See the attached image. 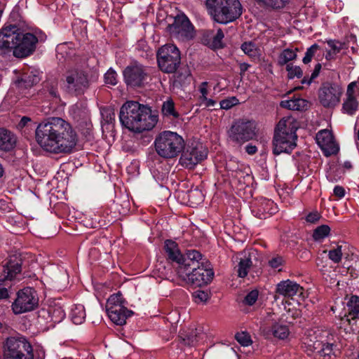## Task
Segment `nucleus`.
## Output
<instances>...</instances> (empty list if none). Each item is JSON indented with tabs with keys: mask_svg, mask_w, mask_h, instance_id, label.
<instances>
[{
	"mask_svg": "<svg viewBox=\"0 0 359 359\" xmlns=\"http://www.w3.org/2000/svg\"><path fill=\"white\" fill-rule=\"evenodd\" d=\"M3 172H4V170H3L1 165L0 164V177L3 175Z\"/></svg>",
	"mask_w": 359,
	"mask_h": 359,
	"instance_id": "nucleus-64",
	"label": "nucleus"
},
{
	"mask_svg": "<svg viewBox=\"0 0 359 359\" xmlns=\"http://www.w3.org/2000/svg\"><path fill=\"white\" fill-rule=\"evenodd\" d=\"M206 6L214 20L221 24L233 22L243 13L239 0H207Z\"/></svg>",
	"mask_w": 359,
	"mask_h": 359,
	"instance_id": "nucleus-5",
	"label": "nucleus"
},
{
	"mask_svg": "<svg viewBox=\"0 0 359 359\" xmlns=\"http://www.w3.org/2000/svg\"><path fill=\"white\" fill-rule=\"evenodd\" d=\"M203 194L201 191L194 189L189 192V201L194 204H198L203 201Z\"/></svg>",
	"mask_w": 359,
	"mask_h": 359,
	"instance_id": "nucleus-42",
	"label": "nucleus"
},
{
	"mask_svg": "<svg viewBox=\"0 0 359 359\" xmlns=\"http://www.w3.org/2000/svg\"><path fill=\"white\" fill-rule=\"evenodd\" d=\"M3 348L4 359H34L33 348L23 336L8 337Z\"/></svg>",
	"mask_w": 359,
	"mask_h": 359,
	"instance_id": "nucleus-7",
	"label": "nucleus"
},
{
	"mask_svg": "<svg viewBox=\"0 0 359 359\" xmlns=\"http://www.w3.org/2000/svg\"><path fill=\"white\" fill-rule=\"evenodd\" d=\"M258 298V291L256 290L250 292L245 297L243 302L249 306L253 305Z\"/></svg>",
	"mask_w": 359,
	"mask_h": 359,
	"instance_id": "nucleus-47",
	"label": "nucleus"
},
{
	"mask_svg": "<svg viewBox=\"0 0 359 359\" xmlns=\"http://www.w3.org/2000/svg\"><path fill=\"white\" fill-rule=\"evenodd\" d=\"M334 195L339 198H341L345 195V189L341 186H336L333 190Z\"/></svg>",
	"mask_w": 359,
	"mask_h": 359,
	"instance_id": "nucleus-54",
	"label": "nucleus"
},
{
	"mask_svg": "<svg viewBox=\"0 0 359 359\" xmlns=\"http://www.w3.org/2000/svg\"><path fill=\"white\" fill-rule=\"evenodd\" d=\"M22 259L20 255H13L9 257L6 263L3 265L4 278L0 279V300L9 297L8 290L1 287L5 280H13L17 274L21 272Z\"/></svg>",
	"mask_w": 359,
	"mask_h": 359,
	"instance_id": "nucleus-15",
	"label": "nucleus"
},
{
	"mask_svg": "<svg viewBox=\"0 0 359 359\" xmlns=\"http://www.w3.org/2000/svg\"><path fill=\"white\" fill-rule=\"evenodd\" d=\"M348 315H344L341 318L343 322L351 323V320L359 319V297L357 296H352L349 299L348 304Z\"/></svg>",
	"mask_w": 359,
	"mask_h": 359,
	"instance_id": "nucleus-26",
	"label": "nucleus"
},
{
	"mask_svg": "<svg viewBox=\"0 0 359 359\" xmlns=\"http://www.w3.org/2000/svg\"><path fill=\"white\" fill-rule=\"evenodd\" d=\"M157 61L162 72L174 73L181 62L180 52L173 44L164 45L158 50Z\"/></svg>",
	"mask_w": 359,
	"mask_h": 359,
	"instance_id": "nucleus-9",
	"label": "nucleus"
},
{
	"mask_svg": "<svg viewBox=\"0 0 359 359\" xmlns=\"http://www.w3.org/2000/svg\"><path fill=\"white\" fill-rule=\"evenodd\" d=\"M35 137L44 151L53 154L69 153L77 142V135L72 126L59 117L39 123Z\"/></svg>",
	"mask_w": 359,
	"mask_h": 359,
	"instance_id": "nucleus-1",
	"label": "nucleus"
},
{
	"mask_svg": "<svg viewBox=\"0 0 359 359\" xmlns=\"http://www.w3.org/2000/svg\"><path fill=\"white\" fill-rule=\"evenodd\" d=\"M179 340L184 346H194L197 342V334L196 331L191 330L189 334L181 333L179 336Z\"/></svg>",
	"mask_w": 359,
	"mask_h": 359,
	"instance_id": "nucleus-36",
	"label": "nucleus"
},
{
	"mask_svg": "<svg viewBox=\"0 0 359 359\" xmlns=\"http://www.w3.org/2000/svg\"><path fill=\"white\" fill-rule=\"evenodd\" d=\"M302 287L294 281L289 279L282 280L276 285L274 300L277 301L278 295L284 297H292L298 293H302Z\"/></svg>",
	"mask_w": 359,
	"mask_h": 359,
	"instance_id": "nucleus-20",
	"label": "nucleus"
},
{
	"mask_svg": "<svg viewBox=\"0 0 359 359\" xmlns=\"http://www.w3.org/2000/svg\"><path fill=\"white\" fill-rule=\"evenodd\" d=\"M297 48L292 49L287 48L282 51L279 55L278 62L283 65L287 64L288 62L294 60L297 57Z\"/></svg>",
	"mask_w": 359,
	"mask_h": 359,
	"instance_id": "nucleus-33",
	"label": "nucleus"
},
{
	"mask_svg": "<svg viewBox=\"0 0 359 359\" xmlns=\"http://www.w3.org/2000/svg\"><path fill=\"white\" fill-rule=\"evenodd\" d=\"M39 82V76L33 73H30L24 74L20 79L16 81V84L19 88L26 89L32 87Z\"/></svg>",
	"mask_w": 359,
	"mask_h": 359,
	"instance_id": "nucleus-28",
	"label": "nucleus"
},
{
	"mask_svg": "<svg viewBox=\"0 0 359 359\" xmlns=\"http://www.w3.org/2000/svg\"><path fill=\"white\" fill-rule=\"evenodd\" d=\"M320 218V215L317 212H310L306 217V220L307 222L313 224L317 222Z\"/></svg>",
	"mask_w": 359,
	"mask_h": 359,
	"instance_id": "nucleus-51",
	"label": "nucleus"
},
{
	"mask_svg": "<svg viewBox=\"0 0 359 359\" xmlns=\"http://www.w3.org/2000/svg\"><path fill=\"white\" fill-rule=\"evenodd\" d=\"M32 121L31 118L28 116H23L20 122L18 123L17 128L19 130H23L25 127L28 126V123Z\"/></svg>",
	"mask_w": 359,
	"mask_h": 359,
	"instance_id": "nucleus-53",
	"label": "nucleus"
},
{
	"mask_svg": "<svg viewBox=\"0 0 359 359\" xmlns=\"http://www.w3.org/2000/svg\"><path fill=\"white\" fill-rule=\"evenodd\" d=\"M260 333L266 338L269 337V330L268 329L266 323L262 324L260 326Z\"/></svg>",
	"mask_w": 359,
	"mask_h": 359,
	"instance_id": "nucleus-55",
	"label": "nucleus"
},
{
	"mask_svg": "<svg viewBox=\"0 0 359 359\" xmlns=\"http://www.w3.org/2000/svg\"><path fill=\"white\" fill-rule=\"evenodd\" d=\"M119 119L123 126L129 130L141 133L152 130L158 121L156 113L149 107L135 101H128L120 109Z\"/></svg>",
	"mask_w": 359,
	"mask_h": 359,
	"instance_id": "nucleus-2",
	"label": "nucleus"
},
{
	"mask_svg": "<svg viewBox=\"0 0 359 359\" xmlns=\"http://www.w3.org/2000/svg\"><path fill=\"white\" fill-rule=\"evenodd\" d=\"M318 49V46L317 44H313L311 47H309L305 53V56L303 58V62L304 64H308L311 61L312 57L316 53V50Z\"/></svg>",
	"mask_w": 359,
	"mask_h": 359,
	"instance_id": "nucleus-46",
	"label": "nucleus"
},
{
	"mask_svg": "<svg viewBox=\"0 0 359 359\" xmlns=\"http://www.w3.org/2000/svg\"><path fill=\"white\" fill-rule=\"evenodd\" d=\"M38 302L35 290L31 287H25L17 293L12 309L14 313L21 314L34 310L37 307Z\"/></svg>",
	"mask_w": 359,
	"mask_h": 359,
	"instance_id": "nucleus-14",
	"label": "nucleus"
},
{
	"mask_svg": "<svg viewBox=\"0 0 359 359\" xmlns=\"http://www.w3.org/2000/svg\"><path fill=\"white\" fill-rule=\"evenodd\" d=\"M17 138L10 130L0 128V149L5 151L12 150L16 144Z\"/></svg>",
	"mask_w": 359,
	"mask_h": 359,
	"instance_id": "nucleus-25",
	"label": "nucleus"
},
{
	"mask_svg": "<svg viewBox=\"0 0 359 359\" xmlns=\"http://www.w3.org/2000/svg\"><path fill=\"white\" fill-rule=\"evenodd\" d=\"M241 49L245 55L254 60L259 59L262 55V50L252 41L244 42Z\"/></svg>",
	"mask_w": 359,
	"mask_h": 359,
	"instance_id": "nucleus-29",
	"label": "nucleus"
},
{
	"mask_svg": "<svg viewBox=\"0 0 359 359\" xmlns=\"http://www.w3.org/2000/svg\"><path fill=\"white\" fill-rule=\"evenodd\" d=\"M15 25H9L0 31V55H5L13 50L20 34Z\"/></svg>",
	"mask_w": 359,
	"mask_h": 359,
	"instance_id": "nucleus-18",
	"label": "nucleus"
},
{
	"mask_svg": "<svg viewBox=\"0 0 359 359\" xmlns=\"http://www.w3.org/2000/svg\"><path fill=\"white\" fill-rule=\"evenodd\" d=\"M250 65L245 62H241L239 63V68H240V74L241 76L245 74L246 71L248 70Z\"/></svg>",
	"mask_w": 359,
	"mask_h": 359,
	"instance_id": "nucleus-58",
	"label": "nucleus"
},
{
	"mask_svg": "<svg viewBox=\"0 0 359 359\" xmlns=\"http://www.w3.org/2000/svg\"><path fill=\"white\" fill-rule=\"evenodd\" d=\"M207 82H203L200 86V92L201 93V100H203V98L206 97V95L208 94V89H207Z\"/></svg>",
	"mask_w": 359,
	"mask_h": 359,
	"instance_id": "nucleus-56",
	"label": "nucleus"
},
{
	"mask_svg": "<svg viewBox=\"0 0 359 359\" xmlns=\"http://www.w3.org/2000/svg\"><path fill=\"white\" fill-rule=\"evenodd\" d=\"M316 140L319 147L327 155L335 154L338 147L335 145L332 133L328 130H322L316 134Z\"/></svg>",
	"mask_w": 359,
	"mask_h": 359,
	"instance_id": "nucleus-21",
	"label": "nucleus"
},
{
	"mask_svg": "<svg viewBox=\"0 0 359 359\" xmlns=\"http://www.w3.org/2000/svg\"><path fill=\"white\" fill-rule=\"evenodd\" d=\"M282 304L283 306V310L285 311V315L286 316V319L288 320L290 323L292 322L289 320V318L291 317L293 319H295L300 316L301 312L299 309L295 308L288 300L283 299Z\"/></svg>",
	"mask_w": 359,
	"mask_h": 359,
	"instance_id": "nucleus-31",
	"label": "nucleus"
},
{
	"mask_svg": "<svg viewBox=\"0 0 359 359\" xmlns=\"http://www.w3.org/2000/svg\"><path fill=\"white\" fill-rule=\"evenodd\" d=\"M123 75L127 86L132 88H142L149 77L148 68L137 62L128 65L123 71Z\"/></svg>",
	"mask_w": 359,
	"mask_h": 359,
	"instance_id": "nucleus-10",
	"label": "nucleus"
},
{
	"mask_svg": "<svg viewBox=\"0 0 359 359\" xmlns=\"http://www.w3.org/2000/svg\"><path fill=\"white\" fill-rule=\"evenodd\" d=\"M260 6H267L268 0H256Z\"/></svg>",
	"mask_w": 359,
	"mask_h": 359,
	"instance_id": "nucleus-61",
	"label": "nucleus"
},
{
	"mask_svg": "<svg viewBox=\"0 0 359 359\" xmlns=\"http://www.w3.org/2000/svg\"><path fill=\"white\" fill-rule=\"evenodd\" d=\"M341 95V90L338 86L326 83L319 90V100L324 107H330L339 102Z\"/></svg>",
	"mask_w": 359,
	"mask_h": 359,
	"instance_id": "nucleus-19",
	"label": "nucleus"
},
{
	"mask_svg": "<svg viewBox=\"0 0 359 359\" xmlns=\"http://www.w3.org/2000/svg\"><path fill=\"white\" fill-rule=\"evenodd\" d=\"M298 123L292 116H285L278 123L273 136V154L289 153L297 146Z\"/></svg>",
	"mask_w": 359,
	"mask_h": 359,
	"instance_id": "nucleus-4",
	"label": "nucleus"
},
{
	"mask_svg": "<svg viewBox=\"0 0 359 359\" xmlns=\"http://www.w3.org/2000/svg\"><path fill=\"white\" fill-rule=\"evenodd\" d=\"M357 88V82L350 83L347 88V98L343 104V110L345 113L353 115L358 108V102L355 97V88Z\"/></svg>",
	"mask_w": 359,
	"mask_h": 359,
	"instance_id": "nucleus-22",
	"label": "nucleus"
},
{
	"mask_svg": "<svg viewBox=\"0 0 359 359\" xmlns=\"http://www.w3.org/2000/svg\"><path fill=\"white\" fill-rule=\"evenodd\" d=\"M256 135V124L254 121L240 119L236 121L229 130V137L238 144H243Z\"/></svg>",
	"mask_w": 359,
	"mask_h": 359,
	"instance_id": "nucleus-13",
	"label": "nucleus"
},
{
	"mask_svg": "<svg viewBox=\"0 0 359 359\" xmlns=\"http://www.w3.org/2000/svg\"><path fill=\"white\" fill-rule=\"evenodd\" d=\"M48 94L51 97H58L57 88L55 86H54L53 85H52L50 88H48Z\"/></svg>",
	"mask_w": 359,
	"mask_h": 359,
	"instance_id": "nucleus-60",
	"label": "nucleus"
},
{
	"mask_svg": "<svg viewBox=\"0 0 359 359\" xmlns=\"http://www.w3.org/2000/svg\"><path fill=\"white\" fill-rule=\"evenodd\" d=\"M184 142L176 133L164 131L155 140V149L157 154L165 158L176 157L184 149Z\"/></svg>",
	"mask_w": 359,
	"mask_h": 359,
	"instance_id": "nucleus-6",
	"label": "nucleus"
},
{
	"mask_svg": "<svg viewBox=\"0 0 359 359\" xmlns=\"http://www.w3.org/2000/svg\"><path fill=\"white\" fill-rule=\"evenodd\" d=\"M7 330L6 326L0 322V332H4Z\"/></svg>",
	"mask_w": 359,
	"mask_h": 359,
	"instance_id": "nucleus-62",
	"label": "nucleus"
},
{
	"mask_svg": "<svg viewBox=\"0 0 359 359\" xmlns=\"http://www.w3.org/2000/svg\"><path fill=\"white\" fill-rule=\"evenodd\" d=\"M224 38V33L221 29L217 30L216 35L213 37L212 43L215 48L222 47V40Z\"/></svg>",
	"mask_w": 359,
	"mask_h": 359,
	"instance_id": "nucleus-50",
	"label": "nucleus"
},
{
	"mask_svg": "<svg viewBox=\"0 0 359 359\" xmlns=\"http://www.w3.org/2000/svg\"><path fill=\"white\" fill-rule=\"evenodd\" d=\"M164 249L166 253L167 258L172 261L177 263L179 266L182 265L186 257H184L180 252L178 245L176 242L172 240H166L165 241Z\"/></svg>",
	"mask_w": 359,
	"mask_h": 359,
	"instance_id": "nucleus-24",
	"label": "nucleus"
},
{
	"mask_svg": "<svg viewBox=\"0 0 359 359\" xmlns=\"http://www.w3.org/2000/svg\"><path fill=\"white\" fill-rule=\"evenodd\" d=\"M201 102L206 107H214L216 104L215 100L208 99L207 97L201 100Z\"/></svg>",
	"mask_w": 359,
	"mask_h": 359,
	"instance_id": "nucleus-57",
	"label": "nucleus"
},
{
	"mask_svg": "<svg viewBox=\"0 0 359 359\" xmlns=\"http://www.w3.org/2000/svg\"><path fill=\"white\" fill-rule=\"evenodd\" d=\"M319 336L316 332L309 331L303 338V344L308 355H312L322 346L323 342L318 339Z\"/></svg>",
	"mask_w": 359,
	"mask_h": 359,
	"instance_id": "nucleus-23",
	"label": "nucleus"
},
{
	"mask_svg": "<svg viewBox=\"0 0 359 359\" xmlns=\"http://www.w3.org/2000/svg\"><path fill=\"white\" fill-rule=\"evenodd\" d=\"M71 318L74 324H81L86 318V311L83 306L76 305L74 308L72 309Z\"/></svg>",
	"mask_w": 359,
	"mask_h": 359,
	"instance_id": "nucleus-32",
	"label": "nucleus"
},
{
	"mask_svg": "<svg viewBox=\"0 0 359 359\" xmlns=\"http://www.w3.org/2000/svg\"><path fill=\"white\" fill-rule=\"evenodd\" d=\"M245 151L248 154L252 155L257 152V149L255 146L250 144L245 147Z\"/></svg>",
	"mask_w": 359,
	"mask_h": 359,
	"instance_id": "nucleus-59",
	"label": "nucleus"
},
{
	"mask_svg": "<svg viewBox=\"0 0 359 359\" xmlns=\"http://www.w3.org/2000/svg\"><path fill=\"white\" fill-rule=\"evenodd\" d=\"M238 103V99L232 97L228 99L223 100L220 102V107L224 109H229Z\"/></svg>",
	"mask_w": 359,
	"mask_h": 359,
	"instance_id": "nucleus-48",
	"label": "nucleus"
},
{
	"mask_svg": "<svg viewBox=\"0 0 359 359\" xmlns=\"http://www.w3.org/2000/svg\"><path fill=\"white\" fill-rule=\"evenodd\" d=\"M286 69L288 72V78L290 79L295 77L301 78L302 76V70L299 66H293L289 64L287 65Z\"/></svg>",
	"mask_w": 359,
	"mask_h": 359,
	"instance_id": "nucleus-44",
	"label": "nucleus"
},
{
	"mask_svg": "<svg viewBox=\"0 0 359 359\" xmlns=\"http://www.w3.org/2000/svg\"><path fill=\"white\" fill-rule=\"evenodd\" d=\"M161 111L165 116H172L174 118L179 116V114L175 109V104L172 100H168L163 102Z\"/></svg>",
	"mask_w": 359,
	"mask_h": 359,
	"instance_id": "nucleus-38",
	"label": "nucleus"
},
{
	"mask_svg": "<svg viewBox=\"0 0 359 359\" xmlns=\"http://www.w3.org/2000/svg\"><path fill=\"white\" fill-rule=\"evenodd\" d=\"M171 37L181 41H187L194 37V26L189 18L184 14L177 15L172 24L166 27Z\"/></svg>",
	"mask_w": 359,
	"mask_h": 359,
	"instance_id": "nucleus-12",
	"label": "nucleus"
},
{
	"mask_svg": "<svg viewBox=\"0 0 359 359\" xmlns=\"http://www.w3.org/2000/svg\"><path fill=\"white\" fill-rule=\"evenodd\" d=\"M67 88L75 95H82L89 88L90 79L88 74L79 68L70 69L66 74Z\"/></svg>",
	"mask_w": 359,
	"mask_h": 359,
	"instance_id": "nucleus-11",
	"label": "nucleus"
},
{
	"mask_svg": "<svg viewBox=\"0 0 359 359\" xmlns=\"http://www.w3.org/2000/svg\"><path fill=\"white\" fill-rule=\"evenodd\" d=\"M206 156L207 151L201 144H197L195 146L192 144L183 151L180 158V163L182 165L191 169L204 160Z\"/></svg>",
	"mask_w": 359,
	"mask_h": 359,
	"instance_id": "nucleus-16",
	"label": "nucleus"
},
{
	"mask_svg": "<svg viewBox=\"0 0 359 359\" xmlns=\"http://www.w3.org/2000/svg\"><path fill=\"white\" fill-rule=\"evenodd\" d=\"M327 45L331 48L326 55V58L327 60H331L333 58L334 55L337 53H339L341 50L343 49L344 43L334 40L327 41Z\"/></svg>",
	"mask_w": 359,
	"mask_h": 359,
	"instance_id": "nucleus-35",
	"label": "nucleus"
},
{
	"mask_svg": "<svg viewBox=\"0 0 359 359\" xmlns=\"http://www.w3.org/2000/svg\"><path fill=\"white\" fill-rule=\"evenodd\" d=\"M330 232L329 226L323 224L317 227L313 233V238L315 241H321L328 236Z\"/></svg>",
	"mask_w": 359,
	"mask_h": 359,
	"instance_id": "nucleus-39",
	"label": "nucleus"
},
{
	"mask_svg": "<svg viewBox=\"0 0 359 359\" xmlns=\"http://www.w3.org/2000/svg\"><path fill=\"white\" fill-rule=\"evenodd\" d=\"M290 329L287 325L276 324L273 327V334L275 337L284 340L290 335Z\"/></svg>",
	"mask_w": 359,
	"mask_h": 359,
	"instance_id": "nucleus-34",
	"label": "nucleus"
},
{
	"mask_svg": "<svg viewBox=\"0 0 359 359\" xmlns=\"http://www.w3.org/2000/svg\"><path fill=\"white\" fill-rule=\"evenodd\" d=\"M288 1L289 0H271V8H282Z\"/></svg>",
	"mask_w": 359,
	"mask_h": 359,
	"instance_id": "nucleus-52",
	"label": "nucleus"
},
{
	"mask_svg": "<svg viewBox=\"0 0 359 359\" xmlns=\"http://www.w3.org/2000/svg\"><path fill=\"white\" fill-rule=\"evenodd\" d=\"M328 257L334 263H339L342 257L341 246H337L328 252Z\"/></svg>",
	"mask_w": 359,
	"mask_h": 359,
	"instance_id": "nucleus-43",
	"label": "nucleus"
},
{
	"mask_svg": "<svg viewBox=\"0 0 359 359\" xmlns=\"http://www.w3.org/2000/svg\"><path fill=\"white\" fill-rule=\"evenodd\" d=\"M280 107L290 110L301 111L307 108L308 102L302 98H294L291 100H282L280 103Z\"/></svg>",
	"mask_w": 359,
	"mask_h": 359,
	"instance_id": "nucleus-27",
	"label": "nucleus"
},
{
	"mask_svg": "<svg viewBox=\"0 0 359 359\" xmlns=\"http://www.w3.org/2000/svg\"><path fill=\"white\" fill-rule=\"evenodd\" d=\"M252 253L248 257L241 258L238 264L237 273L240 278H244L248 275V270L252 266Z\"/></svg>",
	"mask_w": 359,
	"mask_h": 359,
	"instance_id": "nucleus-30",
	"label": "nucleus"
},
{
	"mask_svg": "<svg viewBox=\"0 0 359 359\" xmlns=\"http://www.w3.org/2000/svg\"><path fill=\"white\" fill-rule=\"evenodd\" d=\"M126 300L122 294L118 292L111 295L107 299L106 309L109 318L115 324L123 325L126 323L128 317L132 316L133 312L126 306Z\"/></svg>",
	"mask_w": 359,
	"mask_h": 359,
	"instance_id": "nucleus-8",
	"label": "nucleus"
},
{
	"mask_svg": "<svg viewBox=\"0 0 359 359\" xmlns=\"http://www.w3.org/2000/svg\"><path fill=\"white\" fill-rule=\"evenodd\" d=\"M192 296L196 303H205L210 298V293L208 291L198 290L195 291Z\"/></svg>",
	"mask_w": 359,
	"mask_h": 359,
	"instance_id": "nucleus-40",
	"label": "nucleus"
},
{
	"mask_svg": "<svg viewBox=\"0 0 359 359\" xmlns=\"http://www.w3.org/2000/svg\"><path fill=\"white\" fill-rule=\"evenodd\" d=\"M178 276L188 284L198 287L209 284L213 279L214 272L208 262L203 259L197 250H188L186 258L177 269Z\"/></svg>",
	"mask_w": 359,
	"mask_h": 359,
	"instance_id": "nucleus-3",
	"label": "nucleus"
},
{
	"mask_svg": "<svg viewBox=\"0 0 359 359\" xmlns=\"http://www.w3.org/2000/svg\"><path fill=\"white\" fill-rule=\"evenodd\" d=\"M344 166L348 169H350L352 167L351 163L348 161L345 162Z\"/></svg>",
	"mask_w": 359,
	"mask_h": 359,
	"instance_id": "nucleus-63",
	"label": "nucleus"
},
{
	"mask_svg": "<svg viewBox=\"0 0 359 359\" xmlns=\"http://www.w3.org/2000/svg\"><path fill=\"white\" fill-rule=\"evenodd\" d=\"M235 339L241 346H248L252 343L250 335L245 332L237 333L235 335Z\"/></svg>",
	"mask_w": 359,
	"mask_h": 359,
	"instance_id": "nucleus-41",
	"label": "nucleus"
},
{
	"mask_svg": "<svg viewBox=\"0 0 359 359\" xmlns=\"http://www.w3.org/2000/svg\"><path fill=\"white\" fill-rule=\"evenodd\" d=\"M318 359H330L332 354V344H322V346L315 353Z\"/></svg>",
	"mask_w": 359,
	"mask_h": 359,
	"instance_id": "nucleus-37",
	"label": "nucleus"
},
{
	"mask_svg": "<svg viewBox=\"0 0 359 359\" xmlns=\"http://www.w3.org/2000/svg\"><path fill=\"white\" fill-rule=\"evenodd\" d=\"M38 39L31 33H20L15 46L13 50V54L18 58L26 57L35 50Z\"/></svg>",
	"mask_w": 359,
	"mask_h": 359,
	"instance_id": "nucleus-17",
	"label": "nucleus"
},
{
	"mask_svg": "<svg viewBox=\"0 0 359 359\" xmlns=\"http://www.w3.org/2000/svg\"><path fill=\"white\" fill-rule=\"evenodd\" d=\"M104 80L107 84L116 85L117 83L116 72L109 69L104 75Z\"/></svg>",
	"mask_w": 359,
	"mask_h": 359,
	"instance_id": "nucleus-49",
	"label": "nucleus"
},
{
	"mask_svg": "<svg viewBox=\"0 0 359 359\" xmlns=\"http://www.w3.org/2000/svg\"><path fill=\"white\" fill-rule=\"evenodd\" d=\"M285 264L284 259L280 256H275L271 259V269H274L276 272L282 271V266Z\"/></svg>",
	"mask_w": 359,
	"mask_h": 359,
	"instance_id": "nucleus-45",
	"label": "nucleus"
}]
</instances>
